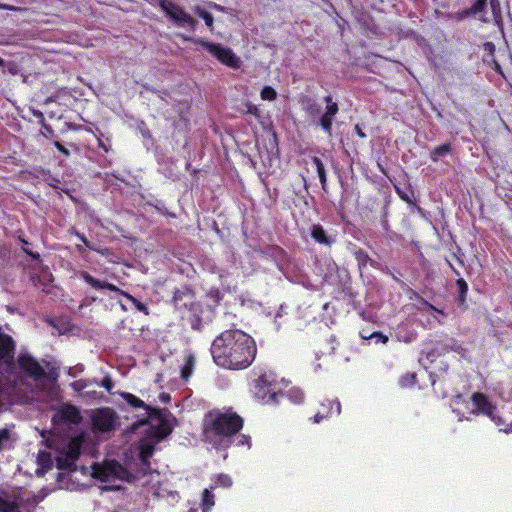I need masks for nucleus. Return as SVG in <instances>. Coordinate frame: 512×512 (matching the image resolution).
I'll list each match as a JSON object with an SVG mask.
<instances>
[{
	"mask_svg": "<svg viewBox=\"0 0 512 512\" xmlns=\"http://www.w3.org/2000/svg\"><path fill=\"white\" fill-rule=\"evenodd\" d=\"M210 352L218 367L240 371L253 364L257 355V345L251 335L241 329L232 328L215 337Z\"/></svg>",
	"mask_w": 512,
	"mask_h": 512,
	"instance_id": "f257e3e1",
	"label": "nucleus"
},
{
	"mask_svg": "<svg viewBox=\"0 0 512 512\" xmlns=\"http://www.w3.org/2000/svg\"><path fill=\"white\" fill-rule=\"evenodd\" d=\"M244 419L233 407L213 408L201 422V439L217 451H226L243 429Z\"/></svg>",
	"mask_w": 512,
	"mask_h": 512,
	"instance_id": "f03ea898",
	"label": "nucleus"
},
{
	"mask_svg": "<svg viewBox=\"0 0 512 512\" xmlns=\"http://www.w3.org/2000/svg\"><path fill=\"white\" fill-rule=\"evenodd\" d=\"M171 302L181 318L186 320L193 330H202V305L196 300L193 289L188 286L175 289Z\"/></svg>",
	"mask_w": 512,
	"mask_h": 512,
	"instance_id": "7ed1b4c3",
	"label": "nucleus"
},
{
	"mask_svg": "<svg viewBox=\"0 0 512 512\" xmlns=\"http://www.w3.org/2000/svg\"><path fill=\"white\" fill-rule=\"evenodd\" d=\"M93 477L102 482L115 478L133 483L137 479L134 474L116 460L106 461L102 465L95 464L93 466Z\"/></svg>",
	"mask_w": 512,
	"mask_h": 512,
	"instance_id": "20e7f679",
	"label": "nucleus"
},
{
	"mask_svg": "<svg viewBox=\"0 0 512 512\" xmlns=\"http://www.w3.org/2000/svg\"><path fill=\"white\" fill-rule=\"evenodd\" d=\"M193 43L201 45L212 56H214L221 64L232 69H239L242 61L229 47H224L219 43L209 42L207 40L197 38L190 39Z\"/></svg>",
	"mask_w": 512,
	"mask_h": 512,
	"instance_id": "39448f33",
	"label": "nucleus"
},
{
	"mask_svg": "<svg viewBox=\"0 0 512 512\" xmlns=\"http://www.w3.org/2000/svg\"><path fill=\"white\" fill-rule=\"evenodd\" d=\"M275 376L272 372H264L254 381V395L263 403H278V397H283V393L274 391Z\"/></svg>",
	"mask_w": 512,
	"mask_h": 512,
	"instance_id": "423d86ee",
	"label": "nucleus"
},
{
	"mask_svg": "<svg viewBox=\"0 0 512 512\" xmlns=\"http://www.w3.org/2000/svg\"><path fill=\"white\" fill-rule=\"evenodd\" d=\"M79 275L93 289H96V290L107 289V290H110V291L115 292L117 294H120V295L124 296L127 300H129L135 306V308L138 311L143 312L146 315L149 313L148 312V307H147L146 304H144L143 302L139 301L137 298H135L134 296H132L128 292L120 289L116 285H114L112 283H109V282H106V281H101L99 279H96L91 274H89L87 271H81L79 273Z\"/></svg>",
	"mask_w": 512,
	"mask_h": 512,
	"instance_id": "0eeeda50",
	"label": "nucleus"
},
{
	"mask_svg": "<svg viewBox=\"0 0 512 512\" xmlns=\"http://www.w3.org/2000/svg\"><path fill=\"white\" fill-rule=\"evenodd\" d=\"M166 410H152V413L149 416V421H157L156 425H151L150 428L146 431V437L156 443H160L163 439L169 436L172 433V426L167 419Z\"/></svg>",
	"mask_w": 512,
	"mask_h": 512,
	"instance_id": "6e6552de",
	"label": "nucleus"
},
{
	"mask_svg": "<svg viewBox=\"0 0 512 512\" xmlns=\"http://www.w3.org/2000/svg\"><path fill=\"white\" fill-rule=\"evenodd\" d=\"M471 400L475 406L476 413L488 416L497 426L500 427V431L505 433L512 432V424L502 427L503 421L501 417L495 415L496 406L489 400L487 395L481 392H475L472 394Z\"/></svg>",
	"mask_w": 512,
	"mask_h": 512,
	"instance_id": "1a4fd4ad",
	"label": "nucleus"
},
{
	"mask_svg": "<svg viewBox=\"0 0 512 512\" xmlns=\"http://www.w3.org/2000/svg\"><path fill=\"white\" fill-rule=\"evenodd\" d=\"M83 443L82 435L72 437L60 452V456L56 458L57 467L59 469L71 468L81 454Z\"/></svg>",
	"mask_w": 512,
	"mask_h": 512,
	"instance_id": "9d476101",
	"label": "nucleus"
},
{
	"mask_svg": "<svg viewBox=\"0 0 512 512\" xmlns=\"http://www.w3.org/2000/svg\"><path fill=\"white\" fill-rule=\"evenodd\" d=\"M160 8L165 12L167 16L176 21L179 25H186L192 30L195 29L198 24L197 20L194 19L189 13H187L182 7L169 0H161Z\"/></svg>",
	"mask_w": 512,
	"mask_h": 512,
	"instance_id": "9b49d317",
	"label": "nucleus"
},
{
	"mask_svg": "<svg viewBox=\"0 0 512 512\" xmlns=\"http://www.w3.org/2000/svg\"><path fill=\"white\" fill-rule=\"evenodd\" d=\"M116 420L117 414L109 407L96 409L91 415L93 429L103 433L113 430Z\"/></svg>",
	"mask_w": 512,
	"mask_h": 512,
	"instance_id": "f8f14e48",
	"label": "nucleus"
},
{
	"mask_svg": "<svg viewBox=\"0 0 512 512\" xmlns=\"http://www.w3.org/2000/svg\"><path fill=\"white\" fill-rule=\"evenodd\" d=\"M82 415L79 408L70 403L61 404L52 416V422L55 425L74 424L82 421Z\"/></svg>",
	"mask_w": 512,
	"mask_h": 512,
	"instance_id": "ddd939ff",
	"label": "nucleus"
},
{
	"mask_svg": "<svg viewBox=\"0 0 512 512\" xmlns=\"http://www.w3.org/2000/svg\"><path fill=\"white\" fill-rule=\"evenodd\" d=\"M326 106L324 113L319 117L317 125L320 126L322 131L328 136L333 135V121L339 112V105L333 100L331 95L323 98Z\"/></svg>",
	"mask_w": 512,
	"mask_h": 512,
	"instance_id": "4468645a",
	"label": "nucleus"
},
{
	"mask_svg": "<svg viewBox=\"0 0 512 512\" xmlns=\"http://www.w3.org/2000/svg\"><path fill=\"white\" fill-rule=\"evenodd\" d=\"M18 366L27 376L36 381L47 376L44 368L29 354H20L18 356Z\"/></svg>",
	"mask_w": 512,
	"mask_h": 512,
	"instance_id": "2eb2a0df",
	"label": "nucleus"
},
{
	"mask_svg": "<svg viewBox=\"0 0 512 512\" xmlns=\"http://www.w3.org/2000/svg\"><path fill=\"white\" fill-rule=\"evenodd\" d=\"M16 343L14 339L0 328V364L12 367L14 364Z\"/></svg>",
	"mask_w": 512,
	"mask_h": 512,
	"instance_id": "dca6fc26",
	"label": "nucleus"
},
{
	"mask_svg": "<svg viewBox=\"0 0 512 512\" xmlns=\"http://www.w3.org/2000/svg\"><path fill=\"white\" fill-rule=\"evenodd\" d=\"M445 263L448 265V267L451 269L452 273L458 278L455 281V285L457 287V303L460 307L466 306V300H467V294H468V284L467 282L460 277V272L454 267L451 260L446 257Z\"/></svg>",
	"mask_w": 512,
	"mask_h": 512,
	"instance_id": "f3484780",
	"label": "nucleus"
},
{
	"mask_svg": "<svg viewBox=\"0 0 512 512\" xmlns=\"http://www.w3.org/2000/svg\"><path fill=\"white\" fill-rule=\"evenodd\" d=\"M120 395L131 407L135 409H143L145 411V418L139 422L140 425L148 424L149 416L152 413V410L158 409L147 405L143 400H141L139 397L135 396L132 393L122 392L120 393Z\"/></svg>",
	"mask_w": 512,
	"mask_h": 512,
	"instance_id": "a211bd4d",
	"label": "nucleus"
},
{
	"mask_svg": "<svg viewBox=\"0 0 512 512\" xmlns=\"http://www.w3.org/2000/svg\"><path fill=\"white\" fill-rule=\"evenodd\" d=\"M323 411H318L312 419L313 423H320L322 420L332 416L333 414L339 415L341 413V404L337 400H325L321 403Z\"/></svg>",
	"mask_w": 512,
	"mask_h": 512,
	"instance_id": "6ab92c4d",
	"label": "nucleus"
},
{
	"mask_svg": "<svg viewBox=\"0 0 512 512\" xmlns=\"http://www.w3.org/2000/svg\"><path fill=\"white\" fill-rule=\"evenodd\" d=\"M157 444L158 443L148 439L147 437L139 441V459L147 468L150 467V458L154 454Z\"/></svg>",
	"mask_w": 512,
	"mask_h": 512,
	"instance_id": "aec40b11",
	"label": "nucleus"
},
{
	"mask_svg": "<svg viewBox=\"0 0 512 512\" xmlns=\"http://www.w3.org/2000/svg\"><path fill=\"white\" fill-rule=\"evenodd\" d=\"M310 235L312 239L320 245L331 246L333 243H335V238L331 235H328L323 226L320 224H313L311 226Z\"/></svg>",
	"mask_w": 512,
	"mask_h": 512,
	"instance_id": "412c9836",
	"label": "nucleus"
},
{
	"mask_svg": "<svg viewBox=\"0 0 512 512\" xmlns=\"http://www.w3.org/2000/svg\"><path fill=\"white\" fill-rule=\"evenodd\" d=\"M487 2L490 4L493 16L495 18L500 16L501 8L499 0H476L472 5V10L477 11L478 13L484 12L487 6Z\"/></svg>",
	"mask_w": 512,
	"mask_h": 512,
	"instance_id": "4be33fe9",
	"label": "nucleus"
},
{
	"mask_svg": "<svg viewBox=\"0 0 512 512\" xmlns=\"http://www.w3.org/2000/svg\"><path fill=\"white\" fill-rule=\"evenodd\" d=\"M93 134L97 139L99 148L105 153L113 152L112 135L110 133H104L99 128H96Z\"/></svg>",
	"mask_w": 512,
	"mask_h": 512,
	"instance_id": "5701e85b",
	"label": "nucleus"
},
{
	"mask_svg": "<svg viewBox=\"0 0 512 512\" xmlns=\"http://www.w3.org/2000/svg\"><path fill=\"white\" fill-rule=\"evenodd\" d=\"M300 104L302 106V110L310 117H316L320 113V105L318 102L309 97L304 96L300 100Z\"/></svg>",
	"mask_w": 512,
	"mask_h": 512,
	"instance_id": "b1692460",
	"label": "nucleus"
},
{
	"mask_svg": "<svg viewBox=\"0 0 512 512\" xmlns=\"http://www.w3.org/2000/svg\"><path fill=\"white\" fill-rule=\"evenodd\" d=\"M196 359L193 354H188L185 356L184 363L181 367V378L184 381H188L189 378L192 376L194 368H195Z\"/></svg>",
	"mask_w": 512,
	"mask_h": 512,
	"instance_id": "393cba45",
	"label": "nucleus"
},
{
	"mask_svg": "<svg viewBox=\"0 0 512 512\" xmlns=\"http://www.w3.org/2000/svg\"><path fill=\"white\" fill-rule=\"evenodd\" d=\"M452 151V145L450 143H444L435 147L430 152V158L433 162H438L440 158L450 154Z\"/></svg>",
	"mask_w": 512,
	"mask_h": 512,
	"instance_id": "a878e982",
	"label": "nucleus"
},
{
	"mask_svg": "<svg viewBox=\"0 0 512 512\" xmlns=\"http://www.w3.org/2000/svg\"><path fill=\"white\" fill-rule=\"evenodd\" d=\"M0 512H22L19 504L6 496L0 495Z\"/></svg>",
	"mask_w": 512,
	"mask_h": 512,
	"instance_id": "bb28decb",
	"label": "nucleus"
},
{
	"mask_svg": "<svg viewBox=\"0 0 512 512\" xmlns=\"http://www.w3.org/2000/svg\"><path fill=\"white\" fill-rule=\"evenodd\" d=\"M312 163L314 164V166L317 170V174H318L321 186L325 190L326 184H327V176H326L324 164H323L322 160L317 156L312 157Z\"/></svg>",
	"mask_w": 512,
	"mask_h": 512,
	"instance_id": "cd10ccee",
	"label": "nucleus"
},
{
	"mask_svg": "<svg viewBox=\"0 0 512 512\" xmlns=\"http://www.w3.org/2000/svg\"><path fill=\"white\" fill-rule=\"evenodd\" d=\"M215 504V496L209 489H204L202 493V503H201V510L202 512H209L211 508Z\"/></svg>",
	"mask_w": 512,
	"mask_h": 512,
	"instance_id": "c85d7f7f",
	"label": "nucleus"
},
{
	"mask_svg": "<svg viewBox=\"0 0 512 512\" xmlns=\"http://www.w3.org/2000/svg\"><path fill=\"white\" fill-rule=\"evenodd\" d=\"M417 383V374L415 372H407L399 379V385L402 388H409Z\"/></svg>",
	"mask_w": 512,
	"mask_h": 512,
	"instance_id": "c756f323",
	"label": "nucleus"
},
{
	"mask_svg": "<svg viewBox=\"0 0 512 512\" xmlns=\"http://www.w3.org/2000/svg\"><path fill=\"white\" fill-rule=\"evenodd\" d=\"M476 14H479V13L477 11L472 10V6H471L469 8H466V9L462 10V11L449 14L448 18L456 20V21H462L465 18H467V17H469L471 15H476Z\"/></svg>",
	"mask_w": 512,
	"mask_h": 512,
	"instance_id": "7c9ffc66",
	"label": "nucleus"
},
{
	"mask_svg": "<svg viewBox=\"0 0 512 512\" xmlns=\"http://www.w3.org/2000/svg\"><path fill=\"white\" fill-rule=\"evenodd\" d=\"M262 100L273 101L277 98L276 90L271 86H264L260 91Z\"/></svg>",
	"mask_w": 512,
	"mask_h": 512,
	"instance_id": "2f4dec72",
	"label": "nucleus"
},
{
	"mask_svg": "<svg viewBox=\"0 0 512 512\" xmlns=\"http://www.w3.org/2000/svg\"><path fill=\"white\" fill-rule=\"evenodd\" d=\"M93 383V380L90 379H79L71 383V388L75 392H81Z\"/></svg>",
	"mask_w": 512,
	"mask_h": 512,
	"instance_id": "473e14b6",
	"label": "nucleus"
},
{
	"mask_svg": "<svg viewBox=\"0 0 512 512\" xmlns=\"http://www.w3.org/2000/svg\"><path fill=\"white\" fill-rule=\"evenodd\" d=\"M232 483L231 477L227 474H219L215 479V487L229 488L232 486Z\"/></svg>",
	"mask_w": 512,
	"mask_h": 512,
	"instance_id": "72a5a7b5",
	"label": "nucleus"
},
{
	"mask_svg": "<svg viewBox=\"0 0 512 512\" xmlns=\"http://www.w3.org/2000/svg\"><path fill=\"white\" fill-rule=\"evenodd\" d=\"M206 296L214 305H219L223 299V294L218 288L210 289Z\"/></svg>",
	"mask_w": 512,
	"mask_h": 512,
	"instance_id": "f704fd0d",
	"label": "nucleus"
},
{
	"mask_svg": "<svg viewBox=\"0 0 512 512\" xmlns=\"http://www.w3.org/2000/svg\"><path fill=\"white\" fill-rule=\"evenodd\" d=\"M197 14L200 18H202L204 20V22L208 28H210V29L213 28L214 17L210 12L199 8L197 10Z\"/></svg>",
	"mask_w": 512,
	"mask_h": 512,
	"instance_id": "c9c22d12",
	"label": "nucleus"
},
{
	"mask_svg": "<svg viewBox=\"0 0 512 512\" xmlns=\"http://www.w3.org/2000/svg\"><path fill=\"white\" fill-rule=\"evenodd\" d=\"M94 384H97L103 388L106 389L107 392L111 393L114 382L109 374H106L104 378L101 380V382H98L96 379H93Z\"/></svg>",
	"mask_w": 512,
	"mask_h": 512,
	"instance_id": "e433bc0d",
	"label": "nucleus"
},
{
	"mask_svg": "<svg viewBox=\"0 0 512 512\" xmlns=\"http://www.w3.org/2000/svg\"><path fill=\"white\" fill-rule=\"evenodd\" d=\"M235 441L237 446H247L248 448L251 447V437L246 434H241L240 432L235 437Z\"/></svg>",
	"mask_w": 512,
	"mask_h": 512,
	"instance_id": "4c0bfd02",
	"label": "nucleus"
},
{
	"mask_svg": "<svg viewBox=\"0 0 512 512\" xmlns=\"http://www.w3.org/2000/svg\"><path fill=\"white\" fill-rule=\"evenodd\" d=\"M452 258L458 263L460 267L465 266L464 253L460 246L456 247V251L451 254Z\"/></svg>",
	"mask_w": 512,
	"mask_h": 512,
	"instance_id": "58836bf2",
	"label": "nucleus"
},
{
	"mask_svg": "<svg viewBox=\"0 0 512 512\" xmlns=\"http://www.w3.org/2000/svg\"><path fill=\"white\" fill-rule=\"evenodd\" d=\"M289 397L293 399L294 403H301L304 399V393L299 389L289 391Z\"/></svg>",
	"mask_w": 512,
	"mask_h": 512,
	"instance_id": "ea45409f",
	"label": "nucleus"
},
{
	"mask_svg": "<svg viewBox=\"0 0 512 512\" xmlns=\"http://www.w3.org/2000/svg\"><path fill=\"white\" fill-rule=\"evenodd\" d=\"M245 107H246V110H245L246 114H250V115H254V116H259V109L253 103L246 102Z\"/></svg>",
	"mask_w": 512,
	"mask_h": 512,
	"instance_id": "a19ab883",
	"label": "nucleus"
},
{
	"mask_svg": "<svg viewBox=\"0 0 512 512\" xmlns=\"http://www.w3.org/2000/svg\"><path fill=\"white\" fill-rule=\"evenodd\" d=\"M10 438V431L7 428L0 429V452L3 450V443Z\"/></svg>",
	"mask_w": 512,
	"mask_h": 512,
	"instance_id": "79ce46f5",
	"label": "nucleus"
},
{
	"mask_svg": "<svg viewBox=\"0 0 512 512\" xmlns=\"http://www.w3.org/2000/svg\"><path fill=\"white\" fill-rule=\"evenodd\" d=\"M370 338H374V339H376V342H381L384 344L388 342V337L386 335L382 334L381 332L372 333Z\"/></svg>",
	"mask_w": 512,
	"mask_h": 512,
	"instance_id": "37998d69",
	"label": "nucleus"
},
{
	"mask_svg": "<svg viewBox=\"0 0 512 512\" xmlns=\"http://www.w3.org/2000/svg\"><path fill=\"white\" fill-rule=\"evenodd\" d=\"M54 146L65 157H68L70 155L69 150L59 141H55Z\"/></svg>",
	"mask_w": 512,
	"mask_h": 512,
	"instance_id": "c03bdc74",
	"label": "nucleus"
},
{
	"mask_svg": "<svg viewBox=\"0 0 512 512\" xmlns=\"http://www.w3.org/2000/svg\"><path fill=\"white\" fill-rule=\"evenodd\" d=\"M381 226L385 232H388L390 230V225L388 222L387 213H384L381 218Z\"/></svg>",
	"mask_w": 512,
	"mask_h": 512,
	"instance_id": "a18cd8bd",
	"label": "nucleus"
},
{
	"mask_svg": "<svg viewBox=\"0 0 512 512\" xmlns=\"http://www.w3.org/2000/svg\"><path fill=\"white\" fill-rule=\"evenodd\" d=\"M76 236L78 237V239L86 246L88 247L89 249H93L90 245V242L88 241V239L86 238V236L84 234H81V233H78L76 232Z\"/></svg>",
	"mask_w": 512,
	"mask_h": 512,
	"instance_id": "49530a36",
	"label": "nucleus"
},
{
	"mask_svg": "<svg viewBox=\"0 0 512 512\" xmlns=\"http://www.w3.org/2000/svg\"><path fill=\"white\" fill-rule=\"evenodd\" d=\"M23 251L28 255L30 256L33 260H40V254L39 253H35L33 252L32 250H29L25 247H23Z\"/></svg>",
	"mask_w": 512,
	"mask_h": 512,
	"instance_id": "de8ad7c7",
	"label": "nucleus"
},
{
	"mask_svg": "<svg viewBox=\"0 0 512 512\" xmlns=\"http://www.w3.org/2000/svg\"><path fill=\"white\" fill-rule=\"evenodd\" d=\"M85 396L88 397V398H91V399H98L100 397H102L103 395H99V393L97 391H87L85 393Z\"/></svg>",
	"mask_w": 512,
	"mask_h": 512,
	"instance_id": "09e8293b",
	"label": "nucleus"
},
{
	"mask_svg": "<svg viewBox=\"0 0 512 512\" xmlns=\"http://www.w3.org/2000/svg\"><path fill=\"white\" fill-rule=\"evenodd\" d=\"M396 191H397V193H398L399 197H400L403 201H405V202H407V203H411V202H412V201H411V199H410V197H409L406 193L401 192L399 189H396Z\"/></svg>",
	"mask_w": 512,
	"mask_h": 512,
	"instance_id": "8fccbe9b",
	"label": "nucleus"
},
{
	"mask_svg": "<svg viewBox=\"0 0 512 512\" xmlns=\"http://www.w3.org/2000/svg\"><path fill=\"white\" fill-rule=\"evenodd\" d=\"M354 131L356 132V134L360 137V138H365L366 137V134L363 132L362 128L360 127V125L356 124L354 126Z\"/></svg>",
	"mask_w": 512,
	"mask_h": 512,
	"instance_id": "3c124183",
	"label": "nucleus"
},
{
	"mask_svg": "<svg viewBox=\"0 0 512 512\" xmlns=\"http://www.w3.org/2000/svg\"><path fill=\"white\" fill-rule=\"evenodd\" d=\"M149 205L153 206L158 212L164 214V215H168L170 217H175V215L173 213H169L168 211L166 210H163L162 208H160L159 206L157 205H153L151 203H149Z\"/></svg>",
	"mask_w": 512,
	"mask_h": 512,
	"instance_id": "603ef678",
	"label": "nucleus"
},
{
	"mask_svg": "<svg viewBox=\"0 0 512 512\" xmlns=\"http://www.w3.org/2000/svg\"><path fill=\"white\" fill-rule=\"evenodd\" d=\"M495 70H496L499 74H501L502 76H504V75H503V72H502V70H501V67H500V65H499V64H496V68H495Z\"/></svg>",
	"mask_w": 512,
	"mask_h": 512,
	"instance_id": "864d4df0",
	"label": "nucleus"
},
{
	"mask_svg": "<svg viewBox=\"0 0 512 512\" xmlns=\"http://www.w3.org/2000/svg\"><path fill=\"white\" fill-rule=\"evenodd\" d=\"M47 322L52 325V326H55V323H54V320L53 319H47Z\"/></svg>",
	"mask_w": 512,
	"mask_h": 512,
	"instance_id": "5fc2aeb1",
	"label": "nucleus"
},
{
	"mask_svg": "<svg viewBox=\"0 0 512 512\" xmlns=\"http://www.w3.org/2000/svg\"><path fill=\"white\" fill-rule=\"evenodd\" d=\"M20 240H21V242H22L24 245H28V244H29V242H28V241H26V240H24V239H20Z\"/></svg>",
	"mask_w": 512,
	"mask_h": 512,
	"instance_id": "6e6d98bb",
	"label": "nucleus"
},
{
	"mask_svg": "<svg viewBox=\"0 0 512 512\" xmlns=\"http://www.w3.org/2000/svg\"><path fill=\"white\" fill-rule=\"evenodd\" d=\"M4 65V60L0 57V67Z\"/></svg>",
	"mask_w": 512,
	"mask_h": 512,
	"instance_id": "4d7b16f0",
	"label": "nucleus"
},
{
	"mask_svg": "<svg viewBox=\"0 0 512 512\" xmlns=\"http://www.w3.org/2000/svg\"><path fill=\"white\" fill-rule=\"evenodd\" d=\"M189 512H196V511L191 509V510H189Z\"/></svg>",
	"mask_w": 512,
	"mask_h": 512,
	"instance_id": "13d9d810",
	"label": "nucleus"
}]
</instances>
